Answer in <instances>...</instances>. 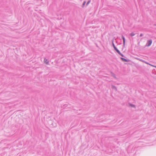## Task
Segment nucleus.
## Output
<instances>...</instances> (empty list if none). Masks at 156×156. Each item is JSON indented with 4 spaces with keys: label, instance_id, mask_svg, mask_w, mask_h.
Wrapping results in <instances>:
<instances>
[{
    "label": "nucleus",
    "instance_id": "f257e3e1",
    "mask_svg": "<svg viewBox=\"0 0 156 156\" xmlns=\"http://www.w3.org/2000/svg\"><path fill=\"white\" fill-rule=\"evenodd\" d=\"M152 43V40L151 39L147 41V42L145 45L146 46L149 47L150 46Z\"/></svg>",
    "mask_w": 156,
    "mask_h": 156
},
{
    "label": "nucleus",
    "instance_id": "39448f33",
    "mask_svg": "<svg viewBox=\"0 0 156 156\" xmlns=\"http://www.w3.org/2000/svg\"><path fill=\"white\" fill-rule=\"evenodd\" d=\"M114 49L118 53H120V51L118 49L115 47L114 48Z\"/></svg>",
    "mask_w": 156,
    "mask_h": 156
},
{
    "label": "nucleus",
    "instance_id": "4468645a",
    "mask_svg": "<svg viewBox=\"0 0 156 156\" xmlns=\"http://www.w3.org/2000/svg\"><path fill=\"white\" fill-rule=\"evenodd\" d=\"M143 36V34H141L140 35V37H141Z\"/></svg>",
    "mask_w": 156,
    "mask_h": 156
},
{
    "label": "nucleus",
    "instance_id": "1a4fd4ad",
    "mask_svg": "<svg viewBox=\"0 0 156 156\" xmlns=\"http://www.w3.org/2000/svg\"><path fill=\"white\" fill-rule=\"evenodd\" d=\"M86 3V2L85 1L83 2V4H82V7H84Z\"/></svg>",
    "mask_w": 156,
    "mask_h": 156
},
{
    "label": "nucleus",
    "instance_id": "9b49d317",
    "mask_svg": "<svg viewBox=\"0 0 156 156\" xmlns=\"http://www.w3.org/2000/svg\"><path fill=\"white\" fill-rule=\"evenodd\" d=\"M112 46L114 48H115L116 47L115 46L114 43H113V41H112Z\"/></svg>",
    "mask_w": 156,
    "mask_h": 156
},
{
    "label": "nucleus",
    "instance_id": "20e7f679",
    "mask_svg": "<svg viewBox=\"0 0 156 156\" xmlns=\"http://www.w3.org/2000/svg\"><path fill=\"white\" fill-rule=\"evenodd\" d=\"M121 58L122 60V61H123L125 62H128V61L127 59H126L125 58Z\"/></svg>",
    "mask_w": 156,
    "mask_h": 156
},
{
    "label": "nucleus",
    "instance_id": "9d476101",
    "mask_svg": "<svg viewBox=\"0 0 156 156\" xmlns=\"http://www.w3.org/2000/svg\"><path fill=\"white\" fill-rule=\"evenodd\" d=\"M119 55H120L122 57H123L124 56V55L122 54L120 52V53H118Z\"/></svg>",
    "mask_w": 156,
    "mask_h": 156
},
{
    "label": "nucleus",
    "instance_id": "f8f14e48",
    "mask_svg": "<svg viewBox=\"0 0 156 156\" xmlns=\"http://www.w3.org/2000/svg\"><path fill=\"white\" fill-rule=\"evenodd\" d=\"M90 1H88V2H87V4H86V6L88 4H89L90 2Z\"/></svg>",
    "mask_w": 156,
    "mask_h": 156
},
{
    "label": "nucleus",
    "instance_id": "0eeeda50",
    "mask_svg": "<svg viewBox=\"0 0 156 156\" xmlns=\"http://www.w3.org/2000/svg\"><path fill=\"white\" fill-rule=\"evenodd\" d=\"M129 105L130 106H131L132 107H133V108L135 107V106L133 104H129Z\"/></svg>",
    "mask_w": 156,
    "mask_h": 156
},
{
    "label": "nucleus",
    "instance_id": "7ed1b4c3",
    "mask_svg": "<svg viewBox=\"0 0 156 156\" xmlns=\"http://www.w3.org/2000/svg\"><path fill=\"white\" fill-rule=\"evenodd\" d=\"M44 63H45L46 64H48L49 63V61L47 59L45 58L44 60Z\"/></svg>",
    "mask_w": 156,
    "mask_h": 156
},
{
    "label": "nucleus",
    "instance_id": "6e6552de",
    "mask_svg": "<svg viewBox=\"0 0 156 156\" xmlns=\"http://www.w3.org/2000/svg\"><path fill=\"white\" fill-rule=\"evenodd\" d=\"M135 35V34H134V33H130V36H131L132 37V36H134Z\"/></svg>",
    "mask_w": 156,
    "mask_h": 156
},
{
    "label": "nucleus",
    "instance_id": "f03ea898",
    "mask_svg": "<svg viewBox=\"0 0 156 156\" xmlns=\"http://www.w3.org/2000/svg\"><path fill=\"white\" fill-rule=\"evenodd\" d=\"M122 38L123 40V45L124 46L125 45V39L124 37L123 36H122Z\"/></svg>",
    "mask_w": 156,
    "mask_h": 156
},
{
    "label": "nucleus",
    "instance_id": "ddd939ff",
    "mask_svg": "<svg viewBox=\"0 0 156 156\" xmlns=\"http://www.w3.org/2000/svg\"><path fill=\"white\" fill-rule=\"evenodd\" d=\"M140 61L142 62H145L144 60H142V59H140L139 60Z\"/></svg>",
    "mask_w": 156,
    "mask_h": 156
},
{
    "label": "nucleus",
    "instance_id": "423d86ee",
    "mask_svg": "<svg viewBox=\"0 0 156 156\" xmlns=\"http://www.w3.org/2000/svg\"><path fill=\"white\" fill-rule=\"evenodd\" d=\"M112 89L115 90H117V88L114 85H112Z\"/></svg>",
    "mask_w": 156,
    "mask_h": 156
}]
</instances>
